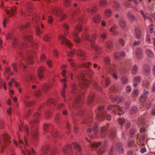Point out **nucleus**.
<instances>
[{"instance_id":"f257e3e1","label":"nucleus","mask_w":155,"mask_h":155,"mask_svg":"<svg viewBox=\"0 0 155 155\" xmlns=\"http://www.w3.org/2000/svg\"><path fill=\"white\" fill-rule=\"evenodd\" d=\"M19 53L20 57L22 59V60H20V61L19 64V66L21 67V64L23 65L24 68H25L27 67V66L25 65L24 62L27 63L28 62L31 64L33 63V61L32 59V57L29 53H28L27 51L23 53L19 51Z\"/></svg>"},{"instance_id":"f03ea898","label":"nucleus","mask_w":155,"mask_h":155,"mask_svg":"<svg viewBox=\"0 0 155 155\" xmlns=\"http://www.w3.org/2000/svg\"><path fill=\"white\" fill-rule=\"evenodd\" d=\"M107 141L105 140L104 142V146H102L100 142H95L91 144V147L94 148L97 151V153L99 155L101 154L104 151L105 148L107 147Z\"/></svg>"},{"instance_id":"7ed1b4c3","label":"nucleus","mask_w":155,"mask_h":155,"mask_svg":"<svg viewBox=\"0 0 155 155\" xmlns=\"http://www.w3.org/2000/svg\"><path fill=\"white\" fill-rule=\"evenodd\" d=\"M72 90L71 91L72 94L76 96V99L74 101V104L72 103V105L73 108L76 109V107L78 109L79 108V105L77 104L81 99L80 97V92L79 89L78 88L75 84H73L72 85Z\"/></svg>"},{"instance_id":"20e7f679","label":"nucleus","mask_w":155,"mask_h":155,"mask_svg":"<svg viewBox=\"0 0 155 155\" xmlns=\"http://www.w3.org/2000/svg\"><path fill=\"white\" fill-rule=\"evenodd\" d=\"M75 77L79 82L80 85L81 87H86L87 86L89 82L85 78L83 73H78L75 75Z\"/></svg>"},{"instance_id":"39448f33","label":"nucleus","mask_w":155,"mask_h":155,"mask_svg":"<svg viewBox=\"0 0 155 155\" xmlns=\"http://www.w3.org/2000/svg\"><path fill=\"white\" fill-rule=\"evenodd\" d=\"M18 143L24 155H32L35 154V152L33 148L31 149V152L26 149L22 141L19 140Z\"/></svg>"},{"instance_id":"423d86ee","label":"nucleus","mask_w":155,"mask_h":155,"mask_svg":"<svg viewBox=\"0 0 155 155\" xmlns=\"http://www.w3.org/2000/svg\"><path fill=\"white\" fill-rule=\"evenodd\" d=\"M104 107L103 106H99L98 107V110L99 112L97 113L96 118L97 120L102 121L104 119L106 113L104 110Z\"/></svg>"},{"instance_id":"0eeeda50","label":"nucleus","mask_w":155,"mask_h":155,"mask_svg":"<svg viewBox=\"0 0 155 155\" xmlns=\"http://www.w3.org/2000/svg\"><path fill=\"white\" fill-rule=\"evenodd\" d=\"M82 38L84 39L88 40L91 44V48L97 51V53H99L101 51L100 48L94 43L93 41L92 40L89 39V36L87 34L85 33L83 34L82 36Z\"/></svg>"},{"instance_id":"6e6552de","label":"nucleus","mask_w":155,"mask_h":155,"mask_svg":"<svg viewBox=\"0 0 155 155\" xmlns=\"http://www.w3.org/2000/svg\"><path fill=\"white\" fill-rule=\"evenodd\" d=\"M3 144H2L0 138V147H2L3 148H5L10 143V138L8 135L6 134L3 135Z\"/></svg>"},{"instance_id":"1a4fd4ad","label":"nucleus","mask_w":155,"mask_h":155,"mask_svg":"<svg viewBox=\"0 0 155 155\" xmlns=\"http://www.w3.org/2000/svg\"><path fill=\"white\" fill-rule=\"evenodd\" d=\"M52 11L54 14L59 16L60 20L62 21L66 18V15L62 12V10L59 8H53Z\"/></svg>"},{"instance_id":"9d476101","label":"nucleus","mask_w":155,"mask_h":155,"mask_svg":"<svg viewBox=\"0 0 155 155\" xmlns=\"http://www.w3.org/2000/svg\"><path fill=\"white\" fill-rule=\"evenodd\" d=\"M108 110L113 109L115 111L117 110L119 115H121L124 113V110L123 107H120L119 106H117L116 105H109L107 107Z\"/></svg>"},{"instance_id":"9b49d317","label":"nucleus","mask_w":155,"mask_h":155,"mask_svg":"<svg viewBox=\"0 0 155 155\" xmlns=\"http://www.w3.org/2000/svg\"><path fill=\"white\" fill-rule=\"evenodd\" d=\"M109 125L107 124L106 126H103L101 128V137L102 138H104L107 133V131Z\"/></svg>"},{"instance_id":"f8f14e48","label":"nucleus","mask_w":155,"mask_h":155,"mask_svg":"<svg viewBox=\"0 0 155 155\" xmlns=\"http://www.w3.org/2000/svg\"><path fill=\"white\" fill-rule=\"evenodd\" d=\"M59 39L61 41L62 44L66 45L69 48H70L72 45L70 41L67 40L64 36H61L59 37Z\"/></svg>"},{"instance_id":"ddd939ff","label":"nucleus","mask_w":155,"mask_h":155,"mask_svg":"<svg viewBox=\"0 0 155 155\" xmlns=\"http://www.w3.org/2000/svg\"><path fill=\"white\" fill-rule=\"evenodd\" d=\"M143 73L147 76H149L150 73V68L148 64H145L143 67Z\"/></svg>"},{"instance_id":"4468645a","label":"nucleus","mask_w":155,"mask_h":155,"mask_svg":"<svg viewBox=\"0 0 155 155\" xmlns=\"http://www.w3.org/2000/svg\"><path fill=\"white\" fill-rule=\"evenodd\" d=\"M116 147L117 150L119 152H123V145L122 143L117 142L116 143Z\"/></svg>"},{"instance_id":"2eb2a0df","label":"nucleus","mask_w":155,"mask_h":155,"mask_svg":"<svg viewBox=\"0 0 155 155\" xmlns=\"http://www.w3.org/2000/svg\"><path fill=\"white\" fill-rule=\"evenodd\" d=\"M127 16L128 19L130 21H134L137 20V18L130 12H128L127 13Z\"/></svg>"},{"instance_id":"dca6fc26","label":"nucleus","mask_w":155,"mask_h":155,"mask_svg":"<svg viewBox=\"0 0 155 155\" xmlns=\"http://www.w3.org/2000/svg\"><path fill=\"white\" fill-rule=\"evenodd\" d=\"M72 150V146L71 145L69 144L67 146H65L63 148V151L64 153L69 152L70 154H71V151Z\"/></svg>"},{"instance_id":"f3484780","label":"nucleus","mask_w":155,"mask_h":155,"mask_svg":"<svg viewBox=\"0 0 155 155\" xmlns=\"http://www.w3.org/2000/svg\"><path fill=\"white\" fill-rule=\"evenodd\" d=\"M119 25L122 28H125L127 25V22L123 18H121L119 21Z\"/></svg>"},{"instance_id":"a211bd4d","label":"nucleus","mask_w":155,"mask_h":155,"mask_svg":"<svg viewBox=\"0 0 155 155\" xmlns=\"http://www.w3.org/2000/svg\"><path fill=\"white\" fill-rule=\"evenodd\" d=\"M38 17H35L34 16L32 19L33 21L35 23V24H36L35 25L36 26L35 27V30L36 34L38 35L39 34V28L38 27V24L37 25V24L38 22Z\"/></svg>"},{"instance_id":"6ab92c4d","label":"nucleus","mask_w":155,"mask_h":155,"mask_svg":"<svg viewBox=\"0 0 155 155\" xmlns=\"http://www.w3.org/2000/svg\"><path fill=\"white\" fill-rule=\"evenodd\" d=\"M125 55V53L122 51L121 53L119 52H116L114 54V58L116 60H117L120 58L121 57H124Z\"/></svg>"},{"instance_id":"aec40b11","label":"nucleus","mask_w":155,"mask_h":155,"mask_svg":"<svg viewBox=\"0 0 155 155\" xmlns=\"http://www.w3.org/2000/svg\"><path fill=\"white\" fill-rule=\"evenodd\" d=\"M5 12L6 14L9 15L10 17L11 16V15H14L16 13L15 8H11L10 10H8L6 9Z\"/></svg>"},{"instance_id":"412c9836","label":"nucleus","mask_w":155,"mask_h":155,"mask_svg":"<svg viewBox=\"0 0 155 155\" xmlns=\"http://www.w3.org/2000/svg\"><path fill=\"white\" fill-rule=\"evenodd\" d=\"M145 52L147 55L149 57L153 58L154 56V53L151 50L146 49L145 50Z\"/></svg>"},{"instance_id":"4be33fe9","label":"nucleus","mask_w":155,"mask_h":155,"mask_svg":"<svg viewBox=\"0 0 155 155\" xmlns=\"http://www.w3.org/2000/svg\"><path fill=\"white\" fill-rule=\"evenodd\" d=\"M110 98L112 102H117V103H119L121 101V98L119 97H115L113 98L111 96H110L109 97Z\"/></svg>"},{"instance_id":"5701e85b","label":"nucleus","mask_w":155,"mask_h":155,"mask_svg":"<svg viewBox=\"0 0 155 155\" xmlns=\"http://www.w3.org/2000/svg\"><path fill=\"white\" fill-rule=\"evenodd\" d=\"M45 71V68L43 67L39 68V79H43L44 75L43 73Z\"/></svg>"},{"instance_id":"b1692460","label":"nucleus","mask_w":155,"mask_h":155,"mask_svg":"<svg viewBox=\"0 0 155 155\" xmlns=\"http://www.w3.org/2000/svg\"><path fill=\"white\" fill-rule=\"evenodd\" d=\"M77 55L78 56H81L84 58L86 57L85 52L81 50H79L76 52Z\"/></svg>"},{"instance_id":"393cba45","label":"nucleus","mask_w":155,"mask_h":155,"mask_svg":"<svg viewBox=\"0 0 155 155\" xmlns=\"http://www.w3.org/2000/svg\"><path fill=\"white\" fill-rule=\"evenodd\" d=\"M113 45V42L110 41H107L106 44V46L108 49L111 48Z\"/></svg>"},{"instance_id":"a878e982","label":"nucleus","mask_w":155,"mask_h":155,"mask_svg":"<svg viewBox=\"0 0 155 155\" xmlns=\"http://www.w3.org/2000/svg\"><path fill=\"white\" fill-rule=\"evenodd\" d=\"M66 71L64 69L63 70L62 72L61 73V75L64 78V79H62L61 80V81L62 82H65L66 80L67 77L66 76Z\"/></svg>"},{"instance_id":"bb28decb","label":"nucleus","mask_w":155,"mask_h":155,"mask_svg":"<svg viewBox=\"0 0 155 155\" xmlns=\"http://www.w3.org/2000/svg\"><path fill=\"white\" fill-rule=\"evenodd\" d=\"M94 22L98 23L101 20V18L100 15H97L93 18Z\"/></svg>"},{"instance_id":"cd10ccee","label":"nucleus","mask_w":155,"mask_h":155,"mask_svg":"<svg viewBox=\"0 0 155 155\" xmlns=\"http://www.w3.org/2000/svg\"><path fill=\"white\" fill-rule=\"evenodd\" d=\"M116 136V133L115 130H111L110 131L109 137L111 139L114 138Z\"/></svg>"},{"instance_id":"c85d7f7f","label":"nucleus","mask_w":155,"mask_h":155,"mask_svg":"<svg viewBox=\"0 0 155 155\" xmlns=\"http://www.w3.org/2000/svg\"><path fill=\"white\" fill-rule=\"evenodd\" d=\"M121 80L122 83L123 84H127L128 83V78L126 76L123 77Z\"/></svg>"},{"instance_id":"c756f323","label":"nucleus","mask_w":155,"mask_h":155,"mask_svg":"<svg viewBox=\"0 0 155 155\" xmlns=\"http://www.w3.org/2000/svg\"><path fill=\"white\" fill-rule=\"evenodd\" d=\"M78 34L76 32H75L73 34L75 38L74 39V40L77 43H79L80 42V39L79 38H76V37L78 36Z\"/></svg>"},{"instance_id":"7c9ffc66","label":"nucleus","mask_w":155,"mask_h":155,"mask_svg":"<svg viewBox=\"0 0 155 155\" xmlns=\"http://www.w3.org/2000/svg\"><path fill=\"white\" fill-rule=\"evenodd\" d=\"M51 36L50 34H48L45 35L44 37V40L46 41H49L51 39Z\"/></svg>"},{"instance_id":"2f4dec72","label":"nucleus","mask_w":155,"mask_h":155,"mask_svg":"<svg viewBox=\"0 0 155 155\" xmlns=\"http://www.w3.org/2000/svg\"><path fill=\"white\" fill-rule=\"evenodd\" d=\"M112 13V10L110 9H106L105 10L104 14L107 17L110 16Z\"/></svg>"},{"instance_id":"473e14b6","label":"nucleus","mask_w":155,"mask_h":155,"mask_svg":"<svg viewBox=\"0 0 155 155\" xmlns=\"http://www.w3.org/2000/svg\"><path fill=\"white\" fill-rule=\"evenodd\" d=\"M137 110V108L135 106H133L130 110V113L133 114L136 112Z\"/></svg>"},{"instance_id":"72a5a7b5","label":"nucleus","mask_w":155,"mask_h":155,"mask_svg":"<svg viewBox=\"0 0 155 155\" xmlns=\"http://www.w3.org/2000/svg\"><path fill=\"white\" fill-rule=\"evenodd\" d=\"M135 33L136 38H140V37L141 32L139 29H137L135 30Z\"/></svg>"},{"instance_id":"f704fd0d","label":"nucleus","mask_w":155,"mask_h":155,"mask_svg":"<svg viewBox=\"0 0 155 155\" xmlns=\"http://www.w3.org/2000/svg\"><path fill=\"white\" fill-rule=\"evenodd\" d=\"M99 4L101 6L105 7L107 5V3L105 0H101L99 2Z\"/></svg>"},{"instance_id":"c9c22d12","label":"nucleus","mask_w":155,"mask_h":155,"mask_svg":"<svg viewBox=\"0 0 155 155\" xmlns=\"http://www.w3.org/2000/svg\"><path fill=\"white\" fill-rule=\"evenodd\" d=\"M34 117H35L36 118V119H34L33 121H31V122H30V124H31V123H35L37 122V119H38V113H35L34 114Z\"/></svg>"},{"instance_id":"e433bc0d","label":"nucleus","mask_w":155,"mask_h":155,"mask_svg":"<svg viewBox=\"0 0 155 155\" xmlns=\"http://www.w3.org/2000/svg\"><path fill=\"white\" fill-rule=\"evenodd\" d=\"M94 94H92L90 95L87 99V101L89 103H91L93 101V98L94 97Z\"/></svg>"},{"instance_id":"4c0bfd02","label":"nucleus","mask_w":155,"mask_h":155,"mask_svg":"<svg viewBox=\"0 0 155 155\" xmlns=\"http://www.w3.org/2000/svg\"><path fill=\"white\" fill-rule=\"evenodd\" d=\"M27 46V45L25 43L22 42L19 45L18 48L20 50H21L26 48Z\"/></svg>"},{"instance_id":"58836bf2","label":"nucleus","mask_w":155,"mask_h":155,"mask_svg":"<svg viewBox=\"0 0 155 155\" xmlns=\"http://www.w3.org/2000/svg\"><path fill=\"white\" fill-rule=\"evenodd\" d=\"M97 124L96 123H94V127L93 129H94V133L95 135H96L97 134L98 131L97 130Z\"/></svg>"},{"instance_id":"ea45409f","label":"nucleus","mask_w":155,"mask_h":155,"mask_svg":"<svg viewBox=\"0 0 155 155\" xmlns=\"http://www.w3.org/2000/svg\"><path fill=\"white\" fill-rule=\"evenodd\" d=\"M73 145L75 149H77L78 151H80L81 150V149L80 146L77 144V143L75 142L73 143Z\"/></svg>"},{"instance_id":"a19ab883","label":"nucleus","mask_w":155,"mask_h":155,"mask_svg":"<svg viewBox=\"0 0 155 155\" xmlns=\"http://www.w3.org/2000/svg\"><path fill=\"white\" fill-rule=\"evenodd\" d=\"M32 37L30 35H25L24 37V39L25 41H30L32 39Z\"/></svg>"},{"instance_id":"79ce46f5","label":"nucleus","mask_w":155,"mask_h":155,"mask_svg":"<svg viewBox=\"0 0 155 155\" xmlns=\"http://www.w3.org/2000/svg\"><path fill=\"white\" fill-rule=\"evenodd\" d=\"M49 148V146H47L44 147L42 150V152L45 153H47L48 151Z\"/></svg>"},{"instance_id":"37998d69","label":"nucleus","mask_w":155,"mask_h":155,"mask_svg":"<svg viewBox=\"0 0 155 155\" xmlns=\"http://www.w3.org/2000/svg\"><path fill=\"white\" fill-rule=\"evenodd\" d=\"M97 8L95 6L92 7L91 9L88 8L87 11L90 12L91 13H94L96 12Z\"/></svg>"},{"instance_id":"c03bdc74","label":"nucleus","mask_w":155,"mask_h":155,"mask_svg":"<svg viewBox=\"0 0 155 155\" xmlns=\"http://www.w3.org/2000/svg\"><path fill=\"white\" fill-rule=\"evenodd\" d=\"M42 88L45 92L48 91L49 88V87L47 84H44L42 86Z\"/></svg>"},{"instance_id":"a18cd8bd","label":"nucleus","mask_w":155,"mask_h":155,"mask_svg":"<svg viewBox=\"0 0 155 155\" xmlns=\"http://www.w3.org/2000/svg\"><path fill=\"white\" fill-rule=\"evenodd\" d=\"M85 123H86L88 126H90L92 124V119L90 117L86 120L85 122Z\"/></svg>"},{"instance_id":"49530a36","label":"nucleus","mask_w":155,"mask_h":155,"mask_svg":"<svg viewBox=\"0 0 155 155\" xmlns=\"http://www.w3.org/2000/svg\"><path fill=\"white\" fill-rule=\"evenodd\" d=\"M33 79V77L29 74H28L26 76L25 79L26 81H28L30 80L32 81Z\"/></svg>"},{"instance_id":"de8ad7c7","label":"nucleus","mask_w":155,"mask_h":155,"mask_svg":"<svg viewBox=\"0 0 155 155\" xmlns=\"http://www.w3.org/2000/svg\"><path fill=\"white\" fill-rule=\"evenodd\" d=\"M55 100L53 99H50L49 100L48 102V104L50 105V104H53L54 105H55Z\"/></svg>"},{"instance_id":"09e8293b","label":"nucleus","mask_w":155,"mask_h":155,"mask_svg":"<svg viewBox=\"0 0 155 155\" xmlns=\"http://www.w3.org/2000/svg\"><path fill=\"white\" fill-rule=\"evenodd\" d=\"M136 54L139 59H140L142 58V53L140 51H137L136 52Z\"/></svg>"},{"instance_id":"8fccbe9b","label":"nucleus","mask_w":155,"mask_h":155,"mask_svg":"<svg viewBox=\"0 0 155 155\" xmlns=\"http://www.w3.org/2000/svg\"><path fill=\"white\" fill-rule=\"evenodd\" d=\"M52 134L53 137H56L58 136L57 132L56 130L54 129L52 131Z\"/></svg>"},{"instance_id":"3c124183","label":"nucleus","mask_w":155,"mask_h":155,"mask_svg":"<svg viewBox=\"0 0 155 155\" xmlns=\"http://www.w3.org/2000/svg\"><path fill=\"white\" fill-rule=\"evenodd\" d=\"M38 137V133L37 131H35L32 134V138L33 139H37Z\"/></svg>"},{"instance_id":"603ef678","label":"nucleus","mask_w":155,"mask_h":155,"mask_svg":"<svg viewBox=\"0 0 155 155\" xmlns=\"http://www.w3.org/2000/svg\"><path fill=\"white\" fill-rule=\"evenodd\" d=\"M18 41L17 38H15L12 43V45L14 47H15L18 45Z\"/></svg>"},{"instance_id":"864d4df0","label":"nucleus","mask_w":155,"mask_h":155,"mask_svg":"<svg viewBox=\"0 0 155 155\" xmlns=\"http://www.w3.org/2000/svg\"><path fill=\"white\" fill-rule=\"evenodd\" d=\"M29 23H27L25 25H21L20 28L21 29H24L28 28L29 27Z\"/></svg>"},{"instance_id":"5fc2aeb1","label":"nucleus","mask_w":155,"mask_h":155,"mask_svg":"<svg viewBox=\"0 0 155 155\" xmlns=\"http://www.w3.org/2000/svg\"><path fill=\"white\" fill-rule=\"evenodd\" d=\"M12 66L14 70L16 72H17L18 71L17 69V64L15 63H13L12 64Z\"/></svg>"},{"instance_id":"6e6d98bb","label":"nucleus","mask_w":155,"mask_h":155,"mask_svg":"<svg viewBox=\"0 0 155 155\" xmlns=\"http://www.w3.org/2000/svg\"><path fill=\"white\" fill-rule=\"evenodd\" d=\"M137 70V65H135L133 67L132 70V73L134 74H136Z\"/></svg>"},{"instance_id":"4d7b16f0","label":"nucleus","mask_w":155,"mask_h":155,"mask_svg":"<svg viewBox=\"0 0 155 155\" xmlns=\"http://www.w3.org/2000/svg\"><path fill=\"white\" fill-rule=\"evenodd\" d=\"M84 73L89 76L91 75L92 73V72L89 69H87L86 71L84 72Z\"/></svg>"},{"instance_id":"13d9d810","label":"nucleus","mask_w":155,"mask_h":155,"mask_svg":"<svg viewBox=\"0 0 155 155\" xmlns=\"http://www.w3.org/2000/svg\"><path fill=\"white\" fill-rule=\"evenodd\" d=\"M91 63L90 62H86L83 63L81 64V66L84 68H87L89 67V66Z\"/></svg>"},{"instance_id":"bf43d9fd","label":"nucleus","mask_w":155,"mask_h":155,"mask_svg":"<svg viewBox=\"0 0 155 155\" xmlns=\"http://www.w3.org/2000/svg\"><path fill=\"white\" fill-rule=\"evenodd\" d=\"M70 0H64V4L66 7H68L70 5Z\"/></svg>"},{"instance_id":"052dcab7","label":"nucleus","mask_w":155,"mask_h":155,"mask_svg":"<svg viewBox=\"0 0 155 155\" xmlns=\"http://www.w3.org/2000/svg\"><path fill=\"white\" fill-rule=\"evenodd\" d=\"M150 38V35L148 34H147L146 38V41L148 44H150L151 43V40Z\"/></svg>"},{"instance_id":"680f3d73","label":"nucleus","mask_w":155,"mask_h":155,"mask_svg":"<svg viewBox=\"0 0 155 155\" xmlns=\"http://www.w3.org/2000/svg\"><path fill=\"white\" fill-rule=\"evenodd\" d=\"M119 43L122 46H124L125 45V42L123 39L121 38H120L119 40Z\"/></svg>"},{"instance_id":"e2e57ef3","label":"nucleus","mask_w":155,"mask_h":155,"mask_svg":"<svg viewBox=\"0 0 155 155\" xmlns=\"http://www.w3.org/2000/svg\"><path fill=\"white\" fill-rule=\"evenodd\" d=\"M125 120L124 118H121L120 117L119 118V122L120 124L121 127H122L123 126V124Z\"/></svg>"},{"instance_id":"0e129e2a","label":"nucleus","mask_w":155,"mask_h":155,"mask_svg":"<svg viewBox=\"0 0 155 155\" xmlns=\"http://www.w3.org/2000/svg\"><path fill=\"white\" fill-rule=\"evenodd\" d=\"M8 21V19H4L3 21L2 22V24L4 28H5L6 26V24L7 23Z\"/></svg>"},{"instance_id":"69168bd1","label":"nucleus","mask_w":155,"mask_h":155,"mask_svg":"<svg viewBox=\"0 0 155 155\" xmlns=\"http://www.w3.org/2000/svg\"><path fill=\"white\" fill-rule=\"evenodd\" d=\"M114 6L115 9H118L120 7V4H119L115 1L114 2Z\"/></svg>"},{"instance_id":"338daca9","label":"nucleus","mask_w":155,"mask_h":155,"mask_svg":"<svg viewBox=\"0 0 155 155\" xmlns=\"http://www.w3.org/2000/svg\"><path fill=\"white\" fill-rule=\"evenodd\" d=\"M13 36V35L12 33H8L6 36V38L7 39H11L12 38Z\"/></svg>"},{"instance_id":"774afa93","label":"nucleus","mask_w":155,"mask_h":155,"mask_svg":"<svg viewBox=\"0 0 155 155\" xmlns=\"http://www.w3.org/2000/svg\"><path fill=\"white\" fill-rule=\"evenodd\" d=\"M135 130L134 129H132L129 132V134L130 137H132L135 133Z\"/></svg>"}]
</instances>
